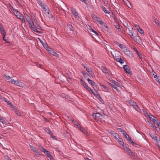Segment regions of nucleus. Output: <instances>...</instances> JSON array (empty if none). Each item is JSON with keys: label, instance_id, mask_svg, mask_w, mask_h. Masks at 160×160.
I'll return each mask as SVG.
<instances>
[{"label": "nucleus", "instance_id": "49", "mask_svg": "<svg viewBox=\"0 0 160 160\" xmlns=\"http://www.w3.org/2000/svg\"><path fill=\"white\" fill-rule=\"evenodd\" d=\"M34 152H35V154L36 155H40L39 152L36 149Z\"/></svg>", "mask_w": 160, "mask_h": 160}, {"label": "nucleus", "instance_id": "23", "mask_svg": "<svg viewBox=\"0 0 160 160\" xmlns=\"http://www.w3.org/2000/svg\"><path fill=\"white\" fill-rule=\"evenodd\" d=\"M153 19L154 22L159 27L160 26V23L159 22V21L155 17L153 18Z\"/></svg>", "mask_w": 160, "mask_h": 160}, {"label": "nucleus", "instance_id": "22", "mask_svg": "<svg viewBox=\"0 0 160 160\" xmlns=\"http://www.w3.org/2000/svg\"><path fill=\"white\" fill-rule=\"evenodd\" d=\"M95 20L97 21V22L100 24H102L103 23V22L101 20V18L98 17H97V18L95 19Z\"/></svg>", "mask_w": 160, "mask_h": 160}, {"label": "nucleus", "instance_id": "27", "mask_svg": "<svg viewBox=\"0 0 160 160\" xmlns=\"http://www.w3.org/2000/svg\"><path fill=\"white\" fill-rule=\"evenodd\" d=\"M0 30L1 31V34L3 36H5L6 34V32L2 27L0 28Z\"/></svg>", "mask_w": 160, "mask_h": 160}, {"label": "nucleus", "instance_id": "20", "mask_svg": "<svg viewBox=\"0 0 160 160\" xmlns=\"http://www.w3.org/2000/svg\"><path fill=\"white\" fill-rule=\"evenodd\" d=\"M50 53L52 55H53L54 56L56 57H59V55L57 53L54 52L52 50H51V51H50Z\"/></svg>", "mask_w": 160, "mask_h": 160}, {"label": "nucleus", "instance_id": "56", "mask_svg": "<svg viewBox=\"0 0 160 160\" xmlns=\"http://www.w3.org/2000/svg\"><path fill=\"white\" fill-rule=\"evenodd\" d=\"M107 131L109 134H111L112 135L113 132H114L109 129L107 130Z\"/></svg>", "mask_w": 160, "mask_h": 160}, {"label": "nucleus", "instance_id": "18", "mask_svg": "<svg viewBox=\"0 0 160 160\" xmlns=\"http://www.w3.org/2000/svg\"><path fill=\"white\" fill-rule=\"evenodd\" d=\"M118 142H119V144H120L121 145H122L123 147H125V145H124L122 139L119 137V140Z\"/></svg>", "mask_w": 160, "mask_h": 160}, {"label": "nucleus", "instance_id": "15", "mask_svg": "<svg viewBox=\"0 0 160 160\" xmlns=\"http://www.w3.org/2000/svg\"><path fill=\"white\" fill-rule=\"evenodd\" d=\"M135 26L137 28V29L140 33L141 34H144V32L143 31L142 29H140V27L138 25H136V26Z\"/></svg>", "mask_w": 160, "mask_h": 160}, {"label": "nucleus", "instance_id": "24", "mask_svg": "<svg viewBox=\"0 0 160 160\" xmlns=\"http://www.w3.org/2000/svg\"><path fill=\"white\" fill-rule=\"evenodd\" d=\"M119 46L121 49H122L123 51L127 48V47L122 44H120L119 45Z\"/></svg>", "mask_w": 160, "mask_h": 160}, {"label": "nucleus", "instance_id": "17", "mask_svg": "<svg viewBox=\"0 0 160 160\" xmlns=\"http://www.w3.org/2000/svg\"><path fill=\"white\" fill-rule=\"evenodd\" d=\"M87 81L88 83L92 86H95L96 85V83L92 80H90L89 78H88Z\"/></svg>", "mask_w": 160, "mask_h": 160}, {"label": "nucleus", "instance_id": "37", "mask_svg": "<svg viewBox=\"0 0 160 160\" xmlns=\"http://www.w3.org/2000/svg\"><path fill=\"white\" fill-rule=\"evenodd\" d=\"M44 130L48 133H49V134H51V133H52V132L49 129H48L47 128H45Z\"/></svg>", "mask_w": 160, "mask_h": 160}, {"label": "nucleus", "instance_id": "25", "mask_svg": "<svg viewBox=\"0 0 160 160\" xmlns=\"http://www.w3.org/2000/svg\"><path fill=\"white\" fill-rule=\"evenodd\" d=\"M114 26L117 29L118 32H120L121 31L120 25L118 23H116V25H114Z\"/></svg>", "mask_w": 160, "mask_h": 160}, {"label": "nucleus", "instance_id": "32", "mask_svg": "<svg viewBox=\"0 0 160 160\" xmlns=\"http://www.w3.org/2000/svg\"><path fill=\"white\" fill-rule=\"evenodd\" d=\"M105 31H107V32L108 33H110V32H111V31H110V29L109 28V27H106V28H103Z\"/></svg>", "mask_w": 160, "mask_h": 160}, {"label": "nucleus", "instance_id": "3", "mask_svg": "<svg viewBox=\"0 0 160 160\" xmlns=\"http://www.w3.org/2000/svg\"><path fill=\"white\" fill-rule=\"evenodd\" d=\"M92 116L97 121H99L100 119H103V117L102 114L99 113H93L92 114Z\"/></svg>", "mask_w": 160, "mask_h": 160}, {"label": "nucleus", "instance_id": "50", "mask_svg": "<svg viewBox=\"0 0 160 160\" xmlns=\"http://www.w3.org/2000/svg\"><path fill=\"white\" fill-rule=\"evenodd\" d=\"M31 150L33 152L36 150V148L32 146H30Z\"/></svg>", "mask_w": 160, "mask_h": 160}, {"label": "nucleus", "instance_id": "39", "mask_svg": "<svg viewBox=\"0 0 160 160\" xmlns=\"http://www.w3.org/2000/svg\"><path fill=\"white\" fill-rule=\"evenodd\" d=\"M0 121L2 122L3 124L5 125H7V123L6 122L5 120L3 118L0 119Z\"/></svg>", "mask_w": 160, "mask_h": 160}, {"label": "nucleus", "instance_id": "51", "mask_svg": "<svg viewBox=\"0 0 160 160\" xmlns=\"http://www.w3.org/2000/svg\"><path fill=\"white\" fill-rule=\"evenodd\" d=\"M112 135L114 137H116V136H118V138L119 137V136L118 134L117 133L114 132H113Z\"/></svg>", "mask_w": 160, "mask_h": 160}, {"label": "nucleus", "instance_id": "16", "mask_svg": "<svg viewBox=\"0 0 160 160\" xmlns=\"http://www.w3.org/2000/svg\"><path fill=\"white\" fill-rule=\"evenodd\" d=\"M72 14L75 16H78V13L76 12L75 9L72 7L71 8Z\"/></svg>", "mask_w": 160, "mask_h": 160}, {"label": "nucleus", "instance_id": "43", "mask_svg": "<svg viewBox=\"0 0 160 160\" xmlns=\"http://www.w3.org/2000/svg\"><path fill=\"white\" fill-rule=\"evenodd\" d=\"M129 141L131 142V144L133 145H136V143H135V142H133L132 140L131 139L130 137H129Z\"/></svg>", "mask_w": 160, "mask_h": 160}, {"label": "nucleus", "instance_id": "1", "mask_svg": "<svg viewBox=\"0 0 160 160\" xmlns=\"http://www.w3.org/2000/svg\"><path fill=\"white\" fill-rule=\"evenodd\" d=\"M43 9L44 10V13L49 18H52L54 20H55V17L53 16L48 7H45V8Z\"/></svg>", "mask_w": 160, "mask_h": 160}, {"label": "nucleus", "instance_id": "59", "mask_svg": "<svg viewBox=\"0 0 160 160\" xmlns=\"http://www.w3.org/2000/svg\"><path fill=\"white\" fill-rule=\"evenodd\" d=\"M5 36H3V40L4 41H5L7 43H10V42H8L7 40L5 38Z\"/></svg>", "mask_w": 160, "mask_h": 160}, {"label": "nucleus", "instance_id": "31", "mask_svg": "<svg viewBox=\"0 0 160 160\" xmlns=\"http://www.w3.org/2000/svg\"><path fill=\"white\" fill-rule=\"evenodd\" d=\"M117 61L119 62L121 64L123 63H124V61L121 58H118L117 59Z\"/></svg>", "mask_w": 160, "mask_h": 160}, {"label": "nucleus", "instance_id": "2", "mask_svg": "<svg viewBox=\"0 0 160 160\" xmlns=\"http://www.w3.org/2000/svg\"><path fill=\"white\" fill-rule=\"evenodd\" d=\"M80 82L81 84L83 86V87L86 89L90 93H92L93 94L95 95V93L91 89V88L88 87L87 84L82 79H81L80 80Z\"/></svg>", "mask_w": 160, "mask_h": 160}, {"label": "nucleus", "instance_id": "44", "mask_svg": "<svg viewBox=\"0 0 160 160\" xmlns=\"http://www.w3.org/2000/svg\"><path fill=\"white\" fill-rule=\"evenodd\" d=\"M100 24L103 25L102 28H106L107 27H108L107 25L103 22L102 24Z\"/></svg>", "mask_w": 160, "mask_h": 160}, {"label": "nucleus", "instance_id": "8", "mask_svg": "<svg viewBox=\"0 0 160 160\" xmlns=\"http://www.w3.org/2000/svg\"><path fill=\"white\" fill-rule=\"evenodd\" d=\"M37 2L43 9L45 8V7H47V6L40 0H38L37 1Z\"/></svg>", "mask_w": 160, "mask_h": 160}, {"label": "nucleus", "instance_id": "58", "mask_svg": "<svg viewBox=\"0 0 160 160\" xmlns=\"http://www.w3.org/2000/svg\"><path fill=\"white\" fill-rule=\"evenodd\" d=\"M117 129L118 130H119L121 132H125L124 130H123L121 128H117Z\"/></svg>", "mask_w": 160, "mask_h": 160}, {"label": "nucleus", "instance_id": "62", "mask_svg": "<svg viewBox=\"0 0 160 160\" xmlns=\"http://www.w3.org/2000/svg\"><path fill=\"white\" fill-rule=\"evenodd\" d=\"M50 136L53 139H56V137L53 135L52 132L51 134H50Z\"/></svg>", "mask_w": 160, "mask_h": 160}, {"label": "nucleus", "instance_id": "55", "mask_svg": "<svg viewBox=\"0 0 160 160\" xmlns=\"http://www.w3.org/2000/svg\"><path fill=\"white\" fill-rule=\"evenodd\" d=\"M91 16L92 18L95 20L96 18H97V17L94 14H92Z\"/></svg>", "mask_w": 160, "mask_h": 160}, {"label": "nucleus", "instance_id": "54", "mask_svg": "<svg viewBox=\"0 0 160 160\" xmlns=\"http://www.w3.org/2000/svg\"><path fill=\"white\" fill-rule=\"evenodd\" d=\"M15 112L17 115L19 116H20L21 115V113L20 112H19L18 110H16Z\"/></svg>", "mask_w": 160, "mask_h": 160}, {"label": "nucleus", "instance_id": "5", "mask_svg": "<svg viewBox=\"0 0 160 160\" xmlns=\"http://www.w3.org/2000/svg\"><path fill=\"white\" fill-rule=\"evenodd\" d=\"M123 68L124 69L126 73H128L130 75L132 74V73L130 72V69L129 68L128 65H123Z\"/></svg>", "mask_w": 160, "mask_h": 160}, {"label": "nucleus", "instance_id": "7", "mask_svg": "<svg viewBox=\"0 0 160 160\" xmlns=\"http://www.w3.org/2000/svg\"><path fill=\"white\" fill-rule=\"evenodd\" d=\"M128 56H129L130 57H133V56L132 53L128 49L126 48L123 51Z\"/></svg>", "mask_w": 160, "mask_h": 160}, {"label": "nucleus", "instance_id": "13", "mask_svg": "<svg viewBox=\"0 0 160 160\" xmlns=\"http://www.w3.org/2000/svg\"><path fill=\"white\" fill-rule=\"evenodd\" d=\"M102 68L101 69L103 73H105L106 75L108 74L109 75V73L107 72V69L105 68L104 66H102L101 67Z\"/></svg>", "mask_w": 160, "mask_h": 160}, {"label": "nucleus", "instance_id": "26", "mask_svg": "<svg viewBox=\"0 0 160 160\" xmlns=\"http://www.w3.org/2000/svg\"><path fill=\"white\" fill-rule=\"evenodd\" d=\"M24 16L27 22L31 20L30 17L29 16L28 14L24 13Z\"/></svg>", "mask_w": 160, "mask_h": 160}, {"label": "nucleus", "instance_id": "53", "mask_svg": "<svg viewBox=\"0 0 160 160\" xmlns=\"http://www.w3.org/2000/svg\"><path fill=\"white\" fill-rule=\"evenodd\" d=\"M9 82H11L13 84V82L14 81V80L13 79L12 77H11V78L8 80Z\"/></svg>", "mask_w": 160, "mask_h": 160}, {"label": "nucleus", "instance_id": "64", "mask_svg": "<svg viewBox=\"0 0 160 160\" xmlns=\"http://www.w3.org/2000/svg\"><path fill=\"white\" fill-rule=\"evenodd\" d=\"M156 81L160 84V78H157L156 79Z\"/></svg>", "mask_w": 160, "mask_h": 160}, {"label": "nucleus", "instance_id": "28", "mask_svg": "<svg viewBox=\"0 0 160 160\" xmlns=\"http://www.w3.org/2000/svg\"><path fill=\"white\" fill-rule=\"evenodd\" d=\"M102 9L103 11L105 13L109 14H110V12L109 11H108L107 10L106 8L102 6Z\"/></svg>", "mask_w": 160, "mask_h": 160}, {"label": "nucleus", "instance_id": "11", "mask_svg": "<svg viewBox=\"0 0 160 160\" xmlns=\"http://www.w3.org/2000/svg\"><path fill=\"white\" fill-rule=\"evenodd\" d=\"M44 153L47 155V157L49 158L51 160H53V158L51 155L50 152L49 151L47 150V151H46L45 153Z\"/></svg>", "mask_w": 160, "mask_h": 160}, {"label": "nucleus", "instance_id": "40", "mask_svg": "<svg viewBox=\"0 0 160 160\" xmlns=\"http://www.w3.org/2000/svg\"><path fill=\"white\" fill-rule=\"evenodd\" d=\"M151 137L154 140H155L157 138V137L154 134H152L150 135Z\"/></svg>", "mask_w": 160, "mask_h": 160}, {"label": "nucleus", "instance_id": "45", "mask_svg": "<svg viewBox=\"0 0 160 160\" xmlns=\"http://www.w3.org/2000/svg\"><path fill=\"white\" fill-rule=\"evenodd\" d=\"M19 82V81L14 80L13 84H14L15 85L18 86Z\"/></svg>", "mask_w": 160, "mask_h": 160}, {"label": "nucleus", "instance_id": "12", "mask_svg": "<svg viewBox=\"0 0 160 160\" xmlns=\"http://www.w3.org/2000/svg\"><path fill=\"white\" fill-rule=\"evenodd\" d=\"M126 102L128 103L131 106H135V104L136 103L135 102H134L132 100H126Z\"/></svg>", "mask_w": 160, "mask_h": 160}, {"label": "nucleus", "instance_id": "34", "mask_svg": "<svg viewBox=\"0 0 160 160\" xmlns=\"http://www.w3.org/2000/svg\"><path fill=\"white\" fill-rule=\"evenodd\" d=\"M28 22L29 26L30 27L31 26H34V22L32 21L31 20H29V21Z\"/></svg>", "mask_w": 160, "mask_h": 160}, {"label": "nucleus", "instance_id": "42", "mask_svg": "<svg viewBox=\"0 0 160 160\" xmlns=\"http://www.w3.org/2000/svg\"><path fill=\"white\" fill-rule=\"evenodd\" d=\"M90 27L91 28V31L93 32H94V33L96 34V35L97 36L99 35V34L97 32H96L94 30H93L92 28H91L90 26Z\"/></svg>", "mask_w": 160, "mask_h": 160}, {"label": "nucleus", "instance_id": "14", "mask_svg": "<svg viewBox=\"0 0 160 160\" xmlns=\"http://www.w3.org/2000/svg\"><path fill=\"white\" fill-rule=\"evenodd\" d=\"M152 121L154 123H156V125L160 128V122L158 121L157 119H152Z\"/></svg>", "mask_w": 160, "mask_h": 160}, {"label": "nucleus", "instance_id": "46", "mask_svg": "<svg viewBox=\"0 0 160 160\" xmlns=\"http://www.w3.org/2000/svg\"><path fill=\"white\" fill-rule=\"evenodd\" d=\"M22 21V22L24 23L25 22V19L24 18V17L23 16H22V17H20L19 18Z\"/></svg>", "mask_w": 160, "mask_h": 160}, {"label": "nucleus", "instance_id": "48", "mask_svg": "<svg viewBox=\"0 0 160 160\" xmlns=\"http://www.w3.org/2000/svg\"><path fill=\"white\" fill-rule=\"evenodd\" d=\"M114 84H115V86H117L118 87H120V84L119 82H115Z\"/></svg>", "mask_w": 160, "mask_h": 160}, {"label": "nucleus", "instance_id": "38", "mask_svg": "<svg viewBox=\"0 0 160 160\" xmlns=\"http://www.w3.org/2000/svg\"><path fill=\"white\" fill-rule=\"evenodd\" d=\"M135 51L136 52H137V53L138 54V57L140 58L141 59H142V55H141V54L139 53V52L136 49Z\"/></svg>", "mask_w": 160, "mask_h": 160}, {"label": "nucleus", "instance_id": "52", "mask_svg": "<svg viewBox=\"0 0 160 160\" xmlns=\"http://www.w3.org/2000/svg\"><path fill=\"white\" fill-rule=\"evenodd\" d=\"M5 101L9 105H11V102L10 101L6 99Z\"/></svg>", "mask_w": 160, "mask_h": 160}, {"label": "nucleus", "instance_id": "33", "mask_svg": "<svg viewBox=\"0 0 160 160\" xmlns=\"http://www.w3.org/2000/svg\"><path fill=\"white\" fill-rule=\"evenodd\" d=\"M128 29L129 30L128 33L129 35H130L132 33H134V32H133V29L132 28H128Z\"/></svg>", "mask_w": 160, "mask_h": 160}, {"label": "nucleus", "instance_id": "29", "mask_svg": "<svg viewBox=\"0 0 160 160\" xmlns=\"http://www.w3.org/2000/svg\"><path fill=\"white\" fill-rule=\"evenodd\" d=\"M134 108L137 111L139 112L140 111V109L139 108L138 106L137 105V103H136L135 104V106H133Z\"/></svg>", "mask_w": 160, "mask_h": 160}, {"label": "nucleus", "instance_id": "19", "mask_svg": "<svg viewBox=\"0 0 160 160\" xmlns=\"http://www.w3.org/2000/svg\"><path fill=\"white\" fill-rule=\"evenodd\" d=\"M18 86L20 87L25 88L26 87V85L23 82H21L20 81H19V82L18 83Z\"/></svg>", "mask_w": 160, "mask_h": 160}, {"label": "nucleus", "instance_id": "6", "mask_svg": "<svg viewBox=\"0 0 160 160\" xmlns=\"http://www.w3.org/2000/svg\"><path fill=\"white\" fill-rule=\"evenodd\" d=\"M86 70L92 77H94V73L92 71V69L89 67L88 66L87 68H86Z\"/></svg>", "mask_w": 160, "mask_h": 160}, {"label": "nucleus", "instance_id": "63", "mask_svg": "<svg viewBox=\"0 0 160 160\" xmlns=\"http://www.w3.org/2000/svg\"><path fill=\"white\" fill-rule=\"evenodd\" d=\"M41 150L42 152H43L44 153H45L46 151H47L46 149L43 148Z\"/></svg>", "mask_w": 160, "mask_h": 160}, {"label": "nucleus", "instance_id": "35", "mask_svg": "<svg viewBox=\"0 0 160 160\" xmlns=\"http://www.w3.org/2000/svg\"><path fill=\"white\" fill-rule=\"evenodd\" d=\"M129 35L131 36L132 38L133 39L136 36L137 34L136 33L134 32Z\"/></svg>", "mask_w": 160, "mask_h": 160}, {"label": "nucleus", "instance_id": "4", "mask_svg": "<svg viewBox=\"0 0 160 160\" xmlns=\"http://www.w3.org/2000/svg\"><path fill=\"white\" fill-rule=\"evenodd\" d=\"M13 12L15 15L19 19L20 17H22L23 16L22 14H21L16 9H13Z\"/></svg>", "mask_w": 160, "mask_h": 160}, {"label": "nucleus", "instance_id": "41", "mask_svg": "<svg viewBox=\"0 0 160 160\" xmlns=\"http://www.w3.org/2000/svg\"><path fill=\"white\" fill-rule=\"evenodd\" d=\"M80 130L81 131H82L85 134H86L87 133H88V132H87V131H86L85 130V129L83 128H81V129Z\"/></svg>", "mask_w": 160, "mask_h": 160}, {"label": "nucleus", "instance_id": "47", "mask_svg": "<svg viewBox=\"0 0 160 160\" xmlns=\"http://www.w3.org/2000/svg\"><path fill=\"white\" fill-rule=\"evenodd\" d=\"M151 127H152V128L156 130V129L157 128V127L156 126V125L152 123H151Z\"/></svg>", "mask_w": 160, "mask_h": 160}, {"label": "nucleus", "instance_id": "9", "mask_svg": "<svg viewBox=\"0 0 160 160\" xmlns=\"http://www.w3.org/2000/svg\"><path fill=\"white\" fill-rule=\"evenodd\" d=\"M133 40L136 42L137 43H140L141 42V39L138 36H137V35L136 36L135 38L133 39Z\"/></svg>", "mask_w": 160, "mask_h": 160}, {"label": "nucleus", "instance_id": "36", "mask_svg": "<svg viewBox=\"0 0 160 160\" xmlns=\"http://www.w3.org/2000/svg\"><path fill=\"white\" fill-rule=\"evenodd\" d=\"M100 86H102L103 88H104L105 90H108L109 88L107 87L106 86H105L104 85H103L101 83H100Z\"/></svg>", "mask_w": 160, "mask_h": 160}, {"label": "nucleus", "instance_id": "57", "mask_svg": "<svg viewBox=\"0 0 160 160\" xmlns=\"http://www.w3.org/2000/svg\"><path fill=\"white\" fill-rule=\"evenodd\" d=\"M122 0L123 1V2L124 3H127V2H128L129 5H130V6H131L132 7V6H131V4L130 3V2H128V0Z\"/></svg>", "mask_w": 160, "mask_h": 160}, {"label": "nucleus", "instance_id": "60", "mask_svg": "<svg viewBox=\"0 0 160 160\" xmlns=\"http://www.w3.org/2000/svg\"><path fill=\"white\" fill-rule=\"evenodd\" d=\"M33 31L35 32H36L38 33H41V32L38 31L36 28H34V30H33Z\"/></svg>", "mask_w": 160, "mask_h": 160}, {"label": "nucleus", "instance_id": "21", "mask_svg": "<svg viewBox=\"0 0 160 160\" xmlns=\"http://www.w3.org/2000/svg\"><path fill=\"white\" fill-rule=\"evenodd\" d=\"M67 28L71 31H74V28L70 24H68L67 25Z\"/></svg>", "mask_w": 160, "mask_h": 160}, {"label": "nucleus", "instance_id": "10", "mask_svg": "<svg viewBox=\"0 0 160 160\" xmlns=\"http://www.w3.org/2000/svg\"><path fill=\"white\" fill-rule=\"evenodd\" d=\"M81 72L83 74L84 78L88 80V78H89V75L88 73L83 71H82Z\"/></svg>", "mask_w": 160, "mask_h": 160}, {"label": "nucleus", "instance_id": "30", "mask_svg": "<svg viewBox=\"0 0 160 160\" xmlns=\"http://www.w3.org/2000/svg\"><path fill=\"white\" fill-rule=\"evenodd\" d=\"M128 152L130 155L132 157H134L135 156V154L132 152L130 149L128 150Z\"/></svg>", "mask_w": 160, "mask_h": 160}, {"label": "nucleus", "instance_id": "61", "mask_svg": "<svg viewBox=\"0 0 160 160\" xmlns=\"http://www.w3.org/2000/svg\"><path fill=\"white\" fill-rule=\"evenodd\" d=\"M46 49L49 52V53L50 52V51L52 50V49L50 48L49 46H48V48Z\"/></svg>", "mask_w": 160, "mask_h": 160}]
</instances>
